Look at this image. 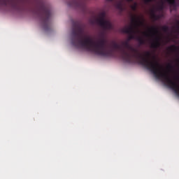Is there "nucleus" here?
I'll return each instance as SVG.
<instances>
[{
    "label": "nucleus",
    "instance_id": "f257e3e1",
    "mask_svg": "<svg viewBox=\"0 0 179 179\" xmlns=\"http://www.w3.org/2000/svg\"><path fill=\"white\" fill-rule=\"evenodd\" d=\"M85 34V27L81 24L74 23L71 31V44L74 47H80L84 48L89 52H92L95 55L99 57H105L110 58L114 55V50L108 49L106 47V39L104 38V33L100 34L101 39L97 42H93L90 37L83 40V34Z\"/></svg>",
    "mask_w": 179,
    "mask_h": 179
},
{
    "label": "nucleus",
    "instance_id": "f03ea898",
    "mask_svg": "<svg viewBox=\"0 0 179 179\" xmlns=\"http://www.w3.org/2000/svg\"><path fill=\"white\" fill-rule=\"evenodd\" d=\"M32 12L38 16L43 29L45 31L51 30V16H52V13L50 6L46 5L43 0H36V3L34 9H32Z\"/></svg>",
    "mask_w": 179,
    "mask_h": 179
},
{
    "label": "nucleus",
    "instance_id": "7ed1b4c3",
    "mask_svg": "<svg viewBox=\"0 0 179 179\" xmlns=\"http://www.w3.org/2000/svg\"><path fill=\"white\" fill-rule=\"evenodd\" d=\"M131 25L129 27H124L122 29V32L125 34H129L127 41H131V40H136L137 33H139V26L142 24V21L139 20V17L136 16H131Z\"/></svg>",
    "mask_w": 179,
    "mask_h": 179
},
{
    "label": "nucleus",
    "instance_id": "20e7f679",
    "mask_svg": "<svg viewBox=\"0 0 179 179\" xmlns=\"http://www.w3.org/2000/svg\"><path fill=\"white\" fill-rule=\"evenodd\" d=\"M149 33L151 34V37H154V41L151 43V48H159L162 45L160 43V36H159V28L156 27H152L149 29Z\"/></svg>",
    "mask_w": 179,
    "mask_h": 179
},
{
    "label": "nucleus",
    "instance_id": "39448f33",
    "mask_svg": "<svg viewBox=\"0 0 179 179\" xmlns=\"http://www.w3.org/2000/svg\"><path fill=\"white\" fill-rule=\"evenodd\" d=\"M96 23L102 27L103 30H111L113 25L109 20H106V13H101L99 17L96 19Z\"/></svg>",
    "mask_w": 179,
    "mask_h": 179
},
{
    "label": "nucleus",
    "instance_id": "423d86ee",
    "mask_svg": "<svg viewBox=\"0 0 179 179\" xmlns=\"http://www.w3.org/2000/svg\"><path fill=\"white\" fill-rule=\"evenodd\" d=\"M22 2V0H0V5L7 6L8 3H10L14 9H20Z\"/></svg>",
    "mask_w": 179,
    "mask_h": 179
},
{
    "label": "nucleus",
    "instance_id": "0eeeda50",
    "mask_svg": "<svg viewBox=\"0 0 179 179\" xmlns=\"http://www.w3.org/2000/svg\"><path fill=\"white\" fill-rule=\"evenodd\" d=\"M69 5V6L79 8V9H81V10H86V1L84 0H74Z\"/></svg>",
    "mask_w": 179,
    "mask_h": 179
},
{
    "label": "nucleus",
    "instance_id": "6e6552de",
    "mask_svg": "<svg viewBox=\"0 0 179 179\" xmlns=\"http://www.w3.org/2000/svg\"><path fill=\"white\" fill-rule=\"evenodd\" d=\"M166 2H168V3H169V5H171L173 8H177V2L176 1V0H166Z\"/></svg>",
    "mask_w": 179,
    "mask_h": 179
},
{
    "label": "nucleus",
    "instance_id": "1a4fd4ad",
    "mask_svg": "<svg viewBox=\"0 0 179 179\" xmlns=\"http://www.w3.org/2000/svg\"><path fill=\"white\" fill-rule=\"evenodd\" d=\"M136 40L137 41H138L140 45H142L145 44V39H143V38H142V37H141V36H137V37L136 38Z\"/></svg>",
    "mask_w": 179,
    "mask_h": 179
},
{
    "label": "nucleus",
    "instance_id": "9d476101",
    "mask_svg": "<svg viewBox=\"0 0 179 179\" xmlns=\"http://www.w3.org/2000/svg\"><path fill=\"white\" fill-rule=\"evenodd\" d=\"M169 51H171V52H174V51H178V48L175 45H173L168 48Z\"/></svg>",
    "mask_w": 179,
    "mask_h": 179
},
{
    "label": "nucleus",
    "instance_id": "9b49d317",
    "mask_svg": "<svg viewBox=\"0 0 179 179\" xmlns=\"http://www.w3.org/2000/svg\"><path fill=\"white\" fill-rule=\"evenodd\" d=\"M113 48L115 50H121V46L118 43H117L115 42L113 43Z\"/></svg>",
    "mask_w": 179,
    "mask_h": 179
},
{
    "label": "nucleus",
    "instance_id": "f8f14e48",
    "mask_svg": "<svg viewBox=\"0 0 179 179\" xmlns=\"http://www.w3.org/2000/svg\"><path fill=\"white\" fill-rule=\"evenodd\" d=\"M151 16L152 19H155V20H159V19H160V16L155 15L154 10H152Z\"/></svg>",
    "mask_w": 179,
    "mask_h": 179
},
{
    "label": "nucleus",
    "instance_id": "ddd939ff",
    "mask_svg": "<svg viewBox=\"0 0 179 179\" xmlns=\"http://www.w3.org/2000/svg\"><path fill=\"white\" fill-rule=\"evenodd\" d=\"M116 8L117 9H119L120 10H122L123 8H122V2H119L116 4Z\"/></svg>",
    "mask_w": 179,
    "mask_h": 179
},
{
    "label": "nucleus",
    "instance_id": "4468645a",
    "mask_svg": "<svg viewBox=\"0 0 179 179\" xmlns=\"http://www.w3.org/2000/svg\"><path fill=\"white\" fill-rule=\"evenodd\" d=\"M167 68L169 69V72H172V71H174V66H173L171 64H169L167 65Z\"/></svg>",
    "mask_w": 179,
    "mask_h": 179
},
{
    "label": "nucleus",
    "instance_id": "2eb2a0df",
    "mask_svg": "<svg viewBox=\"0 0 179 179\" xmlns=\"http://www.w3.org/2000/svg\"><path fill=\"white\" fill-rule=\"evenodd\" d=\"M137 8H138V4L136 3H134V4L131 6V8L134 11L136 10Z\"/></svg>",
    "mask_w": 179,
    "mask_h": 179
},
{
    "label": "nucleus",
    "instance_id": "dca6fc26",
    "mask_svg": "<svg viewBox=\"0 0 179 179\" xmlns=\"http://www.w3.org/2000/svg\"><path fill=\"white\" fill-rule=\"evenodd\" d=\"M162 29L165 32V33H167V31H169V27L168 26H163L162 27Z\"/></svg>",
    "mask_w": 179,
    "mask_h": 179
},
{
    "label": "nucleus",
    "instance_id": "f3484780",
    "mask_svg": "<svg viewBox=\"0 0 179 179\" xmlns=\"http://www.w3.org/2000/svg\"><path fill=\"white\" fill-rule=\"evenodd\" d=\"M173 80H177V82H179V75L178 74H176L173 76Z\"/></svg>",
    "mask_w": 179,
    "mask_h": 179
},
{
    "label": "nucleus",
    "instance_id": "a211bd4d",
    "mask_svg": "<svg viewBox=\"0 0 179 179\" xmlns=\"http://www.w3.org/2000/svg\"><path fill=\"white\" fill-rule=\"evenodd\" d=\"M143 34H144V36H145V37H150V34H148L147 32H143Z\"/></svg>",
    "mask_w": 179,
    "mask_h": 179
},
{
    "label": "nucleus",
    "instance_id": "6ab92c4d",
    "mask_svg": "<svg viewBox=\"0 0 179 179\" xmlns=\"http://www.w3.org/2000/svg\"><path fill=\"white\" fill-rule=\"evenodd\" d=\"M159 9H160V10H162V9H163V5H162V6H159Z\"/></svg>",
    "mask_w": 179,
    "mask_h": 179
},
{
    "label": "nucleus",
    "instance_id": "aec40b11",
    "mask_svg": "<svg viewBox=\"0 0 179 179\" xmlns=\"http://www.w3.org/2000/svg\"><path fill=\"white\" fill-rule=\"evenodd\" d=\"M127 2H132L133 0H127Z\"/></svg>",
    "mask_w": 179,
    "mask_h": 179
},
{
    "label": "nucleus",
    "instance_id": "412c9836",
    "mask_svg": "<svg viewBox=\"0 0 179 179\" xmlns=\"http://www.w3.org/2000/svg\"><path fill=\"white\" fill-rule=\"evenodd\" d=\"M152 58H153L154 59H156V56H152Z\"/></svg>",
    "mask_w": 179,
    "mask_h": 179
},
{
    "label": "nucleus",
    "instance_id": "4be33fe9",
    "mask_svg": "<svg viewBox=\"0 0 179 179\" xmlns=\"http://www.w3.org/2000/svg\"><path fill=\"white\" fill-rule=\"evenodd\" d=\"M107 1H109L110 2H113V0H107Z\"/></svg>",
    "mask_w": 179,
    "mask_h": 179
},
{
    "label": "nucleus",
    "instance_id": "5701e85b",
    "mask_svg": "<svg viewBox=\"0 0 179 179\" xmlns=\"http://www.w3.org/2000/svg\"><path fill=\"white\" fill-rule=\"evenodd\" d=\"M178 61H179V59H178Z\"/></svg>",
    "mask_w": 179,
    "mask_h": 179
}]
</instances>
